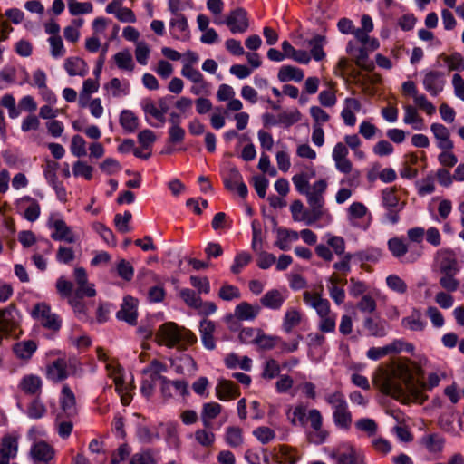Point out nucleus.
<instances>
[{
	"label": "nucleus",
	"instance_id": "obj_34",
	"mask_svg": "<svg viewBox=\"0 0 464 464\" xmlns=\"http://www.w3.org/2000/svg\"><path fill=\"white\" fill-rule=\"evenodd\" d=\"M18 387L25 394L37 395L42 392L43 381L38 375L27 374L21 379Z\"/></svg>",
	"mask_w": 464,
	"mask_h": 464
},
{
	"label": "nucleus",
	"instance_id": "obj_60",
	"mask_svg": "<svg viewBox=\"0 0 464 464\" xmlns=\"http://www.w3.org/2000/svg\"><path fill=\"white\" fill-rule=\"evenodd\" d=\"M47 412L44 402L38 398L33 400L27 406L26 414L30 419L38 420L43 418Z\"/></svg>",
	"mask_w": 464,
	"mask_h": 464
},
{
	"label": "nucleus",
	"instance_id": "obj_26",
	"mask_svg": "<svg viewBox=\"0 0 464 464\" xmlns=\"http://www.w3.org/2000/svg\"><path fill=\"white\" fill-rule=\"evenodd\" d=\"M430 130L440 150H453L454 143L450 139V130L441 123H432Z\"/></svg>",
	"mask_w": 464,
	"mask_h": 464
},
{
	"label": "nucleus",
	"instance_id": "obj_30",
	"mask_svg": "<svg viewBox=\"0 0 464 464\" xmlns=\"http://www.w3.org/2000/svg\"><path fill=\"white\" fill-rule=\"evenodd\" d=\"M298 238V232L285 227H278L276 229L275 246L278 247L282 251H287L291 248L292 244L297 241Z\"/></svg>",
	"mask_w": 464,
	"mask_h": 464
},
{
	"label": "nucleus",
	"instance_id": "obj_4",
	"mask_svg": "<svg viewBox=\"0 0 464 464\" xmlns=\"http://www.w3.org/2000/svg\"><path fill=\"white\" fill-rule=\"evenodd\" d=\"M303 299L307 306L314 308L319 318L318 329L323 333H334L336 327V314L330 309V303L318 293L305 291Z\"/></svg>",
	"mask_w": 464,
	"mask_h": 464
},
{
	"label": "nucleus",
	"instance_id": "obj_50",
	"mask_svg": "<svg viewBox=\"0 0 464 464\" xmlns=\"http://www.w3.org/2000/svg\"><path fill=\"white\" fill-rule=\"evenodd\" d=\"M301 120V112L297 109L283 111L277 115V121H271L274 126L283 125L286 128L294 125Z\"/></svg>",
	"mask_w": 464,
	"mask_h": 464
},
{
	"label": "nucleus",
	"instance_id": "obj_7",
	"mask_svg": "<svg viewBox=\"0 0 464 464\" xmlns=\"http://www.w3.org/2000/svg\"><path fill=\"white\" fill-rule=\"evenodd\" d=\"M56 290L62 298L67 299L74 313L85 315V304L82 301L85 295H78L73 292V284L64 276H60L56 281Z\"/></svg>",
	"mask_w": 464,
	"mask_h": 464
},
{
	"label": "nucleus",
	"instance_id": "obj_8",
	"mask_svg": "<svg viewBox=\"0 0 464 464\" xmlns=\"http://www.w3.org/2000/svg\"><path fill=\"white\" fill-rule=\"evenodd\" d=\"M388 248L395 258L404 263H413L422 256V246H409L402 238L392 237L388 240Z\"/></svg>",
	"mask_w": 464,
	"mask_h": 464
},
{
	"label": "nucleus",
	"instance_id": "obj_63",
	"mask_svg": "<svg viewBox=\"0 0 464 464\" xmlns=\"http://www.w3.org/2000/svg\"><path fill=\"white\" fill-rule=\"evenodd\" d=\"M218 297L224 301L229 302L239 299L241 297V293L238 287L233 285L225 284L218 291Z\"/></svg>",
	"mask_w": 464,
	"mask_h": 464
},
{
	"label": "nucleus",
	"instance_id": "obj_21",
	"mask_svg": "<svg viewBox=\"0 0 464 464\" xmlns=\"http://www.w3.org/2000/svg\"><path fill=\"white\" fill-rule=\"evenodd\" d=\"M169 31L172 37L179 41H187L190 35L188 21L181 14H175L170 19Z\"/></svg>",
	"mask_w": 464,
	"mask_h": 464
},
{
	"label": "nucleus",
	"instance_id": "obj_47",
	"mask_svg": "<svg viewBox=\"0 0 464 464\" xmlns=\"http://www.w3.org/2000/svg\"><path fill=\"white\" fill-rule=\"evenodd\" d=\"M326 43L325 36L321 34H316L308 41L307 44L310 47V55L315 61H321L325 57L324 46Z\"/></svg>",
	"mask_w": 464,
	"mask_h": 464
},
{
	"label": "nucleus",
	"instance_id": "obj_9",
	"mask_svg": "<svg viewBox=\"0 0 464 464\" xmlns=\"http://www.w3.org/2000/svg\"><path fill=\"white\" fill-rule=\"evenodd\" d=\"M221 176L225 187L229 190H237L241 198H246L248 193L246 185L238 169L233 164L225 163L221 169Z\"/></svg>",
	"mask_w": 464,
	"mask_h": 464
},
{
	"label": "nucleus",
	"instance_id": "obj_16",
	"mask_svg": "<svg viewBox=\"0 0 464 464\" xmlns=\"http://www.w3.org/2000/svg\"><path fill=\"white\" fill-rule=\"evenodd\" d=\"M73 362L65 357L58 358L47 367V377L53 382H61L66 379L73 371Z\"/></svg>",
	"mask_w": 464,
	"mask_h": 464
},
{
	"label": "nucleus",
	"instance_id": "obj_29",
	"mask_svg": "<svg viewBox=\"0 0 464 464\" xmlns=\"http://www.w3.org/2000/svg\"><path fill=\"white\" fill-rule=\"evenodd\" d=\"M401 326L412 332H422L427 326V322L420 309H412L410 315L403 317Z\"/></svg>",
	"mask_w": 464,
	"mask_h": 464
},
{
	"label": "nucleus",
	"instance_id": "obj_55",
	"mask_svg": "<svg viewBox=\"0 0 464 464\" xmlns=\"http://www.w3.org/2000/svg\"><path fill=\"white\" fill-rule=\"evenodd\" d=\"M324 239L335 255L343 256L345 254V241L343 237L326 233Z\"/></svg>",
	"mask_w": 464,
	"mask_h": 464
},
{
	"label": "nucleus",
	"instance_id": "obj_52",
	"mask_svg": "<svg viewBox=\"0 0 464 464\" xmlns=\"http://www.w3.org/2000/svg\"><path fill=\"white\" fill-rule=\"evenodd\" d=\"M104 89L111 92L113 97L125 96L130 92L128 82H121L118 78H112L104 85Z\"/></svg>",
	"mask_w": 464,
	"mask_h": 464
},
{
	"label": "nucleus",
	"instance_id": "obj_31",
	"mask_svg": "<svg viewBox=\"0 0 464 464\" xmlns=\"http://www.w3.org/2000/svg\"><path fill=\"white\" fill-rule=\"evenodd\" d=\"M224 441L232 449H241L245 444V437L243 430L237 426H228L224 431Z\"/></svg>",
	"mask_w": 464,
	"mask_h": 464
},
{
	"label": "nucleus",
	"instance_id": "obj_39",
	"mask_svg": "<svg viewBox=\"0 0 464 464\" xmlns=\"http://www.w3.org/2000/svg\"><path fill=\"white\" fill-rule=\"evenodd\" d=\"M337 464H363L360 455L351 446H345L334 454Z\"/></svg>",
	"mask_w": 464,
	"mask_h": 464
},
{
	"label": "nucleus",
	"instance_id": "obj_28",
	"mask_svg": "<svg viewBox=\"0 0 464 464\" xmlns=\"http://www.w3.org/2000/svg\"><path fill=\"white\" fill-rule=\"evenodd\" d=\"M53 448L45 441L35 442L30 450V454L34 461L47 464L54 457Z\"/></svg>",
	"mask_w": 464,
	"mask_h": 464
},
{
	"label": "nucleus",
	"instance_id": "obj_43",
	"mask_svg": "<svg viewBox=\"0 0 464 464\" xmlns=\"http://www.w3.org/2000/svg\"><path fill=\"white\" fill-rule=\"evenodd\" d=\"M304 77V71L292 65H283L277 73V78L281 82L294 81L301 82Z\"/></svg>",
	"mask_w": 464,
	"mask_h": 464
},
{
	"label": "nucleus",
	"instance_id": "obj_6",
	"mask_svg": "<svg viewBox=\"0 0 464 464\" xmlns=\"http://www.w3.org/2000/svg\"><path fill=\"white\" fill-rule=\"evenodd\" d=\"M97 356L100 361L105 362L108 375L113 379L115 389L121 397V403L129 405L131 401V395L130 393L131 387L124 380L123 369L114 360H110L102 348L97 349Z\"/></svg>",
	"mask_w": 464,
	"mask_h": 464
},
{
	"label": "nucleus",
	"instance_id": "obj_59",
	"mask_svg": "<svg viewBox=\"0 0 464 464\" xmlns=\"http://www.w3.org/2000/svg\"><path fill=\"white\" fill-rule=\"evenodd\" d=\"M48 43L50 45V54L53 59H60L66 54V49L60 35L50 36Z\"/></svg>",
	"mask_w": 464,
	"mask_h": 464
},
{
	"label": "nucleus",
	"instance_id": "obj_25",
	"mask_svg": "<svg viewBox=\"0 0 464 464\" xmlns=\"http://www.w3.org/2000/svg\"><path fill=\"white\" fill-rule=\"evenodd\" d=\"M170 364L178 374L193 375L197 371V363L189 354H181L170 359Z\"/></svg>",
	"mask_w": 464,
	"mask_h": 464
},
{
	"label": "nucleus",
	"instance_id": "obj_45",
	"mask_svg": "<svg viewBox=\"0 0 464 464\" xmlns=\"http://www.w3.org/2000/svg\"><path fill=\"white\" fill-rule=\"evenodd\" d=\"M157 452L152 449H144L131 455L129 464H158Z\"/></svg>",
	"mask_w": 464,
	"mask_h": 464
},
{
	"label": "nucleus",
	"instance_id": "obj_62",
	"mask_svg": "<svg viewBox=\"0 0 464 464\" xmlns=\"http://www.w3.org/2000/svg\"><path fill=\"white\" fill-rule=\"evenodd\" d=\"M347 52L350 53L355 61V63L365 70L371 68V65L368 64V53L364 48H358L353 51L351 43L347 45Z\"/></svg>",
	"mask_w": 464,
	"mask_h": 464
},
{
	"label": "nucleus",
	"instance_id": "obj_13",
	"mask_svg": "<svg viewBox=\"0 0 464 464\" xmlns=\"http://www.w3.org/2000/svg\"><path fill=\"white\" fill-rule=\"evenodd\" d=\"M20 314L14 305L11 304L0 310V332L10 337L15 334L19 326Z\"/></svg>",
	"mask_w": 464,
	"mask_h": 464
},
{
	"label": "nucleus",
	"instance_id": "obj_40",
	"mask_svg": "<svg viewBox=\"0 0 464 464\" xmlns=\"http://www.w3.org/2000/svg\"><path fill=\"white\" fill-rule=\"evenodd\" d=\"M222 406L218 402L204 403L200 414L203 426L210 429L212 427V420L220 414Z\"/></svg>",
	"mask_w": 464,
	"mask_h": 464
},
{
	"label": "nucleus",
	"instance_id": "obj_20",
	"mask_svg": "<svg viewBox=\"0 0 464 464\" xmlns=\"http://www.w3.org/2000/svg\"><path fill=\"white\" fill-rule=\"evenodd\" d=\"M137 300L131 296H126L121 305V309L117 312L116 317L128 323L130 325L137 324Z\"/></svg>",
	"mask_w": 464,
	"mask_h": 464
},
{
	"label": "nucleus",
	"instance_id": "obj_53",
	"mask_svg": "<svg viewBox=\"0 0 464 464\" xmlns=\"http://www.w3.org/2000/svg\"><path fill=\"white\" fill-rule=\"evenodd\" d=\"M113 61L121 70L131 72L134 69V63L131 53L129 50H123L114 54Z\"/></svg>",
	"mask_w": 464,
	"mask_h": 464
},
{
	"label": "nucleus",
	"instance_id": "obj_19",
	"mask_svg": "<svg viewBox=\"0 0 464 464\" xmlns=\"http://www.w3.org/2000/svg\"><path fill=\"white\" fill-rule=\"evenodd\" d=\"M18 451V436L7 434L2 438L0 448V464H9Z\"/></svg>",
	"mask_w": 464,
	"mask_h": 464
},
{
	"label": "nucleus",
	"instance_id": "obj_64",
	"mask_svg": "<svg viewBox=\"0 0 464 464\" xmlns=\"http://www.w3.org/2000/svg\"><path fill=\"white\" fill-rule=\"evenodd\" d=\"M368 209L362 202H353L347 208V218L350 222L363 218Z\"/></svg>",
	"mask_w": 464,
	"mask_h": 464
},
{
	"label": "nucleus",
	"instance_id": "obj_61",
	"mask_svg": "<svg viewBox=\"0 0 464 464\" xmlns=\"http://www.w3.org/2000/svg\"><path fill=\"white\" fill-rule=\"evenodd\" d=\"M121 127L128 132H133L138 128V118L129 110H124L120 116Z\"/></svg>",
	"mask_w": 464,
	"mask_h": 464
},
{
	"label": "nucleus",
	"instance_id": "obj_54",
	"mask_svg": "<svg viewBox=\"0 0 464 464\" xmlns=\"http://www.w3.org/2000/svg\"><path fill=\"white\" fill-rule=\"evenodd\" d=\"M252 261V256L246 251H239L234 257L230 271L234 275H238Z\"/></svg>",
	"mask_w": 464,
	"mask_h": 464
},
{
	"label": "nucleus",
	"instance_id": "obj_44",
	"mask_svg": "<svg viewBox=\"0 0 464 464\" xmlns=\"http://www.w3.org/2000/svg\"><path fill=\"white\" fill-rule=\"evenodd\" d=\"M404 117L403 122L411 127L416 130H422L425 129V123L422 117H420L417 111V109L412 105H404Z\"/></svg>",
	"mask_w": 464,
	"mask_h": 464
},
{
	"label": "nucleus",
	"instance_id": "obj_46",
	"mask_svg": "<svg viewBox=\"0 0 464 464\" xmlns=\"http://www.w3.org/2000/svg\"><path fill=\"white\" fill-rule=\"evenodd\" d=\"M302 314L295 307L288 308L284 315L282 328L286 334H290L293 329L300 324Z\"/></svg>",
	"mask_w": 464,
	"mask_h": 464
},
{
	"label": "nucleus",
	"instance_id": "obj_35",
	"mask_svg": "<svg viewBox=\"0 0 464 464\" xmlns=\"http://www.w3.org/2000/svg\"><path fill=\"white\" fill-rule=\"evenodd\" d=\"M286 295L279 290L273 289L267 291L260 299L261 304L271 310H279L285 301Z\"/></svg>",
	"mask_w": 464,
	"mask_h": 464
},
{
	"label": "nucleus",
	"instance_id": "obj_15",
	"mask_svg": "<svg viewBox=\"0 0 464 464\" xmlns=\"http://www.w3.org/2000/svg\"><path fill=\"white\" fill-rule=\"evenodd\" d=\"M180 328L172 322L165 323L160 326L156 338L160 344L169 348L176 347L180 343Z\"/></svg>",
	"mask_w": 464,
	"mask_h": 464
},
{
	"label": "nucleus",
	"instance_id": "obj_23",
	"mask_svg": "<svg viewBox=\"0 0 464 464\" xmlns=\"http://www.w3.org/2000/svg\"><path fill=\"white\" fill-rule=\"evenodd\" d=\"M403 344L401 340H395L383 347L370 348L366 355L370 360L378 361L386 355L401 353L403 350Z\"/></svg>",
	"mask_w": 464,
	"mask_h": 464
},
{
	"label": "nucleus",
	"instance_id": "obj_1",
	"mask_svg": "<svg viewBox=\"0 0 464 464\" xmlns=\"http://www.w3.org/2000/svg\"><path fill=\"white\" fill-rule=\"evenodd\" d=\"M423 371L415 362H397L389 367H378L372 375L373 385L383 394L403 404H422L428 400L425 391L437 387L440 378L435 372L429 374L427 382L420 379Z\"/></svg>",
	"mask_w": 464,
	"mask_h": 464
},
{
	"label": "nucleus",
	"instance_id": "obj_36",
	"mask_svg": "<svg viewBox=\"0 0 464 464\" xmlns=\"http://www.w3.org/2000/svg\"><path fill=\"white\" fill-rule=\"evenodd\" d=\"M216 395L221 401H229L239 396V392L233 382L221 379L216 386Z\"/></svg>",
	"mask_w": 464,
	"mask_h": 464
},
{
	"label": "nucleus",
	"instance_id": "obj_12",
	"mask_svg": "<svg viewBox=\"0 0 464 464\" xmlns=\"http://www.w3.org/2000/svg\"><path fill=\"white\" fill-rule=\"evenodd\" d=\"M32 315L45 328L55 331L61 327V319L56 314L52 313L51 307L45 303L36 304Z\"/></svg>",
	"mask_w": 464,
	"mask_h": 464
},
{
	"label": "nucleus",
	"instance_id": "obj_48",
	"mask_svg": "<svg viewBox=\"0 0 464 464\" xmlns=\"http://www.w3.org/2000/svg\"><path fill=\"white\" fill-rule=\"evenodd\" d=\"M421 443L428 451L437 453L442 450L445 440L438 433H431L423 436L421 438Z\"/></svg>",
	"mask_w": 464,
	"mask_h": 464
},
{
	"label": "nucleus",
	"instance_id": "obj_27",
	"mask_svg": "<svg viewBox=\"0 0 464 464\" xmlns=\"http://www.w3.org/2000/svg\"><path fill=\"white\" fill-rule=\"evenodd\" d=\"M216 331L215 322L203 319L199 324V334L203 346L209 351L216 348V341L214 339V333Z\"/></svg>",
	"mask_w": 464,
	"mask_h": 464
},
{
	"label": "nucleus",
	"instance_id": "obj_37",
	"mask_svg": "<svg viewBox=\"0 0 464 464\" xmlns=\"http://www.w3.org/2000/svg\"><path fill=\"white\" fill-rule=\"evenodd\" d=\"M63 67L70 76H85L88 73V65L80 57L72 56L66 58Z\"/></svg>",
	"mask_w": 464,
	"mask_h": 464
},
{
	"label": "nucleus",
	"instance_id": "obj_51",
	"mask_svg": "<svg viewBox=\"0 0 464 464\" xmlns=\"http://www.w3.org/2000/svg\"><path fill=\"white\" fill-rule=\"evenodd\" d=\"M37 345L35 342L32 340L23 341L14 345L13 350L15 355L23 360H26L32 357L36 351Z\"/></svg>",
	"mask_w": 464,
	"mask_h": 464
},
{
	"label": "nucleus",
	"instance_id": "obj_42",
	"mask_svg": "<svg viewBox=\"0 0 464 464\" xmlns=\"http://www.w3.org/2000/svg\"><path fill=\"white\" fill-rule=\"evenodd\" d=\"M225 365L228 369L239 368L243 371L249 372L252 369L253 361L248 356L240 357L237 353H228L225 360Z\"/></svg>",
	"mask_w": 464,
	"mask_h": 464
},
{
	"label": "nucleus",
	"instance_id": "obj_17",
	"mask_svg": "<svg viewBox=\"0 0 464 464\" xmlns=\"http://www.w3.org/2000/svg\"><path fill=\"white\" fill-rule=\"evenodd\" d=\"M424 89L431 95H439L444 88V73L439 71H427L422 80Z\"/></svg>",
	"mask_w": 464,
	"mask_h": 464
},
{
	"label": "nucleus",
	"instance_id": "obj_2",
	"mask_svg": "<svg viewBox=\"0 0 464 464\" xmlns=\"http://www.w3.org/2000/svg\"><path fill=\"white\" fill-rule=\"evenodd\" d=\"M286 416L295 426H304L307 420H309L312 429L314 430L312 440L316 444H321L325 440L328 433L323 430V417L317 409L310 410L307 414L306 407L303 404H298L295 407H290L286 411Z\"/></svg>",
	"mask_w": 464,
	"mask_h": 464
},
{
	"label": "nucleus",
	"instance_id": "obj_41",
	"mask_svg": "<svg viewBox=\"0 0 464 464\" xmlns=\"http://www.w3.org/2000/svg\"><path fill=\"white\" fill-rule=\"evenodd\" d=\"M259 313L258 305H253L247 302H242L235 308V316L240 321H253Z\"/></svg>",
	"mask_w": 464,
	"mask_h": 464
},
{
	"label": "nucleus",
	"instance_id": "obj_22",
	"mask_svg": "<svg viewBox=\"0 0 464 464\" xmlns=\"http://www.w3.org/2000/svg\"><path fill=\"white\" fill-rule=\"evenodd\" d=\"M437 262L442 274L458 273L459 270L456 255L451 250H440L437 253Z\"/></svg>",
	"mask_w": 464,
	"mask_h": 464
},
{
	"label": "nucleus",
	"instance_id": "obj_3",
	"mask_svg": "<svg viewBox=\"0 0 464 464\" xmlns=\"http://www.w3.org/2000/svg\"><path fill=\"white\" fill-rule=\"evenodd\" d=\"M293 184L295 189L306 197L309 206L323 207L324 206V193L328 187V182L321 179L310 185V176L302 172L292 177Z\"/></svg>",
	"mask_w": 464,
	"mask_h": 464
},
{
	"label": "nucleus",
	"instance_id": "obj_10",
	"mask_svg": "<svg viewBox=\"0 0 464 464\" xmlns=\"http://www.w3.org/2000/svg\"><path fill=\"white\" fill-rule=\"evenodd\" d=\"M310 209H305L300 222L306 226H315L322 228L332 223L333 216L323 207L309 206Z\"/></svg>",
	"mask_w": 464,
	"mask_h": 464
},
{
	"label": "nucleus",
	"instance_id": "obj_14",
	"mask_svg": "<svg viewBox=\"0 0 464 464\" xmlns=\"http://www.w3.org/2000/svg\"><path fill=\"white\" fill-rule=\"evenodd\" d=\"M217 24H225L232 34H243L249 27L247 13L243 8L232 10L225 20L217 22Z\"/></svg>",
	"mask_w": 464,
	"mask_h": 464
},
{
	"label": "nucleus",
	"instance_id": "obj_18",
	"mask_svg": "<svg viewBox=\"0 0 464 464\" xmlns=\"http://www.w3.org/2000/svg\"><path fill=\"white\" fill-rule=\"evenodd\" d=\"M140 105L145 113L146 121L150 126L160 127L166 122V117L160 111L159 106L154 101L145 99L141 101Z\"/></svg>",
	"mask_w": 464,
	"mask_h": 464
},
{
	"label": "nucleus",
	"instance_id": "obj_24",
	"mask_svg": "<svg viewBox=\"0 0 464 464\" xmlns=\"http://www.w3.org/2000/svg\"><path fill=\"white\" fill-rule=\"evenodd\" d=\"M74 279L77 288L74 292L78 295H85L86 297H94L96 290L94 285L88 282L86 270L82 267H76L74 269Z\"/></svg>",
	"mask_w": 464,
	"mask_h": 464
},
{
	"label": "nucleus",
	"instance_id": "obj_5",
	"mask_svg": "<svg viewBox=\"0 0 464 464\" xmlns=\"http://www.w3.org/2000/svg\"><path fill=\"white\" fill-rule=\"evenodd\" d=\"M324 399L331 406L334 425L340 430H349L353 423V415L344 394L341 391H334L326 393Z\"/></svg>",
	"mask_w": 464,
	"mask_h": 464
},
{
	"label": "nucleus",
	"instance_id": "obj_33",
	"mask_svg": "<svg viewBox=\"0 0 464 464\" xmlns=\"http://www.w3.org/2000/svg\"><path fill=\"white\" fill-rule=\"evenodd\" d=\"M19 206L24 208V218L26 220L34 222L38 219L41 213V207L36 199L25 196L19 200Z\"/></svg>",
	"mask_w": 464,
	"mask_h": 464
},
{
	"label": "nucleus",
	"instance_id": "obj_56",
	"mask_svg": "<svg viewBox=\"0 0 464 464\" xmlns=\"http://www.w3.org/2000/svg\"><path fill=\"white\" fill-rule=\"evenodd\" d=\"M275 450V458L276 462H278L279 464L295 463L297 459L292 448L285 445H280Z\"/></svg>",
	"mask_w": 464,
	"mask_h": 464
},
{
	"label": "nucleus",
	"instance_id": "obj_49",
	"mask_svg": "<svg viewBox=\"0 0 464 464\" xmlns=\"http://www.w3.org/2000/svg\"><path fill=\"white\" fill-rule=\"evenodd\" d=\"M100 87L99 79H87L82 83V90L80 93L79 103L81 107L88 104L89 95L98 92Z\"/></svg>",
	"mask_w": 464,
	"mask_h": 464
},
{
	"label": "nucleus",
	"instance_id": "obj_11",
	"mask_svg": "<svg viewBox=\"0 0 464 464\" xmlns=\"http://www.w3.org/2000/svg\"><path fill=\"white\" fill-rule=\"evenodd\" d=\"M47 226L53 232L51 234V237L56 241H66L68 243L75 242V237L71 228L66 225L64 220L59 217L58 214H51Z\"/></svg>",
	"mask_w": 464,
	"mask_h": 464
},
{
	"label": "nucleus",
	"instance_id": "obj_32",
	"mask_svg": "<svg viewBox=\"0 0 464 464\" xmlns=\"http://www.w3.org/2000/svg\"><path fill=\"white\" fill-rule=\"evenodd\" d=\"M61 408L67 417H72L77 413L74 393L68 385H63L60 396Z\"/></svg>",
	"mask_w": 464,
	"mask_h": 464
},
{
	"label": "nucleus",
	"instance_id": "obj_58",
	"mask_svg": "<svg viewBox=\"0 0 464 464\" xmlns=\"http://www.w3.org/2000/svg\"><path fill=\"white\" fill-rule=\"evenodd\" d=\"M68 9L72 15L76 16L92 13L93 5L91 2L68 0Z\"/></svg>",
	"mask_w": 464,
	"mask_h": 464
},
{
	"label": "nucleus",
	"instance_id": "obj_38",
	"mask_svg": "<svg viewBox=\"0 0 464 464\" xmlns=\"http://www.w3.org/2000/svg\"><path fill=\"white\" fill-rule=\"evenodd\" d=\"M363 326L371 336L384 337L388 333L386 321L380 318L367 317L364 319Z\"/></svg>",
	"mask_w": 464,
	"mask_h": 464
},
{
	"label": "nucleus",
	"instance_id": "obj_57",
	"mask_svg": "<svg viewBox=\"0 0 464 464\" xmlns=\"http://www.w3.org/2000/svg\"><path fill=\"white\" fill-rule=\"evenodd\" d=\"M136 436L140 442L150 444L160 440V434L155 429L140 425L137 428Z\"/></svg>",
	"mask_w": 464,
	"mask_h": 464
}]
</instances>
